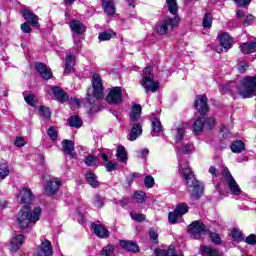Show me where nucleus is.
Segmentation results:
<instances>
[{"label":"nucleus","instance_id":"nucleus-1","mask_svg":"<svg viewBox=\"0 0 256 256\" xmlns=\"http://www.w3.org/2000/svg\"><path fill=\"white\" fill-rule=\"evenodd\" d=\"M179 174L186 181L187 187L192 188L190 190L192 197L194 199H201L204 189L203 183L195 179L193 171L191 170V167H189V163L181 157H179Z\"/></svg>","mask_w":256,"mask_h":256},{"label":"nucleus","instance_id":"nucleus-2","mask_svg":"<svg viewBox=\"0 0 256 256\" xmlns=\"http://www.w3.org/2000/svg\"><path fill=\"white\" fill-rule=\"evenodd\" d=\"M41 207H35L31 211V207L24 205L16 216V223L21 231H31L37 225V221L41 219Z\"/></svg>","mask_w":256,"mask_h":256},{"label":"nucleus","instance_id":"nucleus-3","mask_svg":"<svg viewBox=\"0 0 256 256\" xmlns=\"http://www.w3.org/2000/svg\"><path fill=\"white\" fill-rule=\"evenodd\" d=\"M166 5L168 11L175 16L173 18H166L156 25L158 35H167L169 31H173V29L179 25V16H177L179 6L177 5V0H166Z\"/></svg>","mask_w":256,"mask_h":256},{"label":"nucleus","instance_id":"nucleus-4","mask_svg":"<svg viewBox=\"0 0 256 256\" xmlns=\"http://www.w3.org/2000/svg\"><path fill=\"white\" fill-rule=\"evenodd\" d=\"M96 99H103V80L99 74L92 76V88L87 91V101L90 105H95Z\"/></svg>","mask_w":256,"mask_h":256},{"label":"nucleus","instance_id":"nucleus-5","mask_svg":"<svg viewBox=\"0 0 256 256\" xmlns=\"http://www.w3.org/2000/svg\"><path fill=\"white\" fill-rule=\"evenodd\" d=\"M238 93L243 97V99L254 97V95H256V76L244 77L241 80Z\"/></svg>","mask_w":256,"mask_h":256},{"label":"nucleus","instance_id":"nucleus-6","mask_svg":"<svg viewBox=\"0 0 256 256\" xmlns=\"http://www.w3.org/2000/svg\"><path fill=\"white\" fill-rule=\"evenodd\" d=\"M140 83L146 93H155L157 89H159V84L158 82H155L153 68H151V66H148L143 70L142 81Z\"/></svg>","mask_w":256,"mask_h":256},{"label":"nucleus","instance_id":"nucleus-7","mask_svg":"<svg viewBox=\"0 0 256 256\" xmlns=\"http://www.w3.org/2000/svg\"><path fill=\"white\" fill-rule=\"evenodd\" d=\"M221 173L232 195H241L243 191L241 190V187H239V184H237V181H235V178L231 175V172H229V168L223 166L221 168Z\"/></svg>","mask_w":256,"mask_h":256},{"label":"nucleus","instance_id":"nucleus-8","mask_svg":"<svg viewBox=\"0 0 256 256\" xmlns=\"http://www.w3.org/2000/svg\"><path fill=\"white\" fill-rule=\"evenodd\" d=\"M188 233L191 239H201L207 233V226L200 220H196L188 226Z\"/></svg>","mask_w":256,"mask_h":256},{"label":"nucleus","instance_id":"nucleus-9","mask_svg":"<svg viewBox=\"0 0 256 256\" xmlns=\"http://www.w3.org/2000/svg\"><path fill=\"white\" fill-rule=\"evenodd\" d=\"M35 199V195L29 188H22L16 196V201L19 205H30Z\"/></svg>","mask_w":256,"mask_h":256},{"label":"nucleus","instance_id":"nucleus-10","mask_svg":"<svg viewBox=\"0 0 256 256\" xmlns=\"http://www.w3.org/2000/svg\"><path fill=\"white\" fill-rule=\"evenodd\" d=\"M218 39L220 41V46L216 48L217 53H223V49L225 53L233 47V38L229 36L228 33H222L218 36Z\"/></svg>","mask_w":256,"mask_h":256},{"label":"nucleus","instance_id":"nucleus-11","mask_svg":"<svg viewBox=\"0 0 256 256\" xmlns=\"http://www.w3.org/2000/svg\"><path fill=\"white\" fill-rule=\"evenodd\" d=\"M35 256H53V245L51 241L44 239L38 246Z\"/></svg>","mask_w":256,"mask_h":256},{"label":"nucleus","instance_id":"nucleus-12","mask_svg":"<svg viewBox=\"0 0 256 256\" xmlns=\"http://www.w3.org/2000/svg\"><path fill=\"white\" fill-rule=\"evenodd\" d=\"M63 185V182L59 178H52L47 182L45 187V195H57V191H59L60 187Z\"/></svg>","mask_w":256,"mask_h":256},{"label":"nucleus","instance_id":"nucleus-13","mask_svg":"<svg viewBox=\"0 0 256 256\" xmlns=\"http://www.w3.org/2000/svg\"><path fill=\"white\" fill-rule=\"evenodd\" d=\"M122 101H123V90H121V87L116 86L110 89L107 96V102L112 104H117V103H121Z\"/></svg>","mask_w":256,"mask_h":256},{"label":"nucleus","instance_id":"nucleus-14","mask_svg":"<svg viewBox=\"0 0 256 256\" xmlns=\"http://www.w3.org/2000/svg\"><path fill=\"white\" fill-rule=\"evenodd\" d=\"M130 125L132 129L128 135V141H137L143 134V126L139 122H130Z\"/></svg>","mask_w":256,"mask_h":256},{"label":"nucleus","instance_id":"nucleus-15","mask_svg":"<svg viewBox=\"0 0 256 256\" xmlns=\"http://www.w3.org/2000/svg\"><path fill=\"white\" fill-rule=\"evenodd\" d=\"M194 106L201 115H205L207 111H209V106H207V97L205 96H197Z\"/></svg>","mask_w":256,"mask_h":256},{"label":"nucleus","instance_id":"nucleus-16","mask_svg":"<svg viewBox=\"0 0 256 256\" xmlns=\"http://www.w3.org/2000/svg\"><path fill=\"white\" fill-rule=\"evenodd\" d=\"M22 16L27 23L31 24L32 27L39 29V18L31 10H23Z\"/></svg>","mask_w":256,"mask_h":256},{"label":"nucleus","instance_id":"nucleus-17","mask_svg":"<svg viewBox=\"0 0 256 256\" xmlns=\"http://www.w3.org/2000/svg\"><path fill=\"white\" fill-rule=\"evenodd\" d=\"M35 69L36 71H38L42 79H51V77H53V72H51V68L47 67V65L42 62H37L35 65Z\"/></svg>","mask_w":256,"mask_h":256},{"label":"nucleus","instance_id":"nucleus-18","mask_svg":"<svg viewBox=\"0 0 256 256\" xmlns=\"http://www.w3.org/2000/svg\"><path fill=\"white\" fill-rule=\"evenodd\" d=\"M25 243V236L22 234H18L14 236L10 242V251L15 253L21 249V246Z\"/></svg>","mask_w":256,"mask_h":256},{"label":"nucleus","instance_id":"nucleus-19","mask_svg":"<svg viewBox=\"0 0 256 256\" xmlns=\"http://www.w3.org/2000/svg\"><path fill=\"white\" fill-rule=\"evenodd\" d=\"M69 27L76 37L77 35H83V33L86 31L85 25L79 20H72Z\"/></svg>","mask_w":256,"mask_h":256},{"label":"nucleus","instance_id":"nucleus-20","mask_svg":"<svg viewBox=\"0 0 256 256\" xmlns=\"http://www.w3.org/2000/svg\"><path fill=\"white\" fill-rule=\"evenodd\" d=\"M77 57L75 54L67 53L65 59V69L64 72L69 75V73H73L75 71V61Z\"/></svg>","mask_w":256,"mask_h":256},{"label":"nucleus","instance_id":"nucleus-21","mask_svg":"<svg viewBox=\"0 0 256 256\" xmlns=\"http://www.w3.org/2000/svg\"><path fill=\"white\" fill-rule=\"evenodd\" d=\"M92 229L95 235L100 239H107V237H109V230L101 224H92Z\"/></svg>","mask_w":256,"mask_h":256},{"label":"nucleus","instance_id":"nucleus-22","mask_svg":"<svg viewBox=\"0 0 256 256\" xmlns=\"http://www.w3.org/2000/svg\"><path fill=\"white\" fill-rule=\"evenodd\" d=\"M187 129V124L183 123L177 126L175 130H172L174 133L176 143H181L183 141V137H185V131Z\"/></svg>","mask_w":256,"mask_h":256},{"label":"nucleus","instance_id":"nucleus-23","mask_svg":"<svg viewBox=\"0 0 256 256\" xmlns=\"http://www.w3.org/2000/svg\"><path fill=\"white\" fill-rule=\"evenodd\" d=\"M63 147L62 151L66 155H70V157H75V144L71 140H63L62 141Z\"/></svg>","mask_w":256,"mask_h":256},{"label":"nucleus","instance_id":"nucleus-24","mask_svg":"<svg viewBox=\"0 0 256 256\" xmlns=\"http://www.w3.org/2000/svg\"><path fill=\"white\" fill-rule=\"evenodd\" d=\"M120 246L122 247V249L130 251L131 253H138L139 251V245H137V243L133 241L122 240L120 241Z\"/></svg>","mask_w":256,"mask_h":256},{"label":"nucleus","instance_id":"nucleus-25","mask_svg":"<svg viewBox=\"0 0 256 256\" xmlns=\"http://www.w3.org/2000/svg\"><path fill=\"white\" fill-rule=\"evenodd\" d=\"M142 107L139 104H134V107L131 109L130 113V123H137L139 119H141V111Z\"/></svg>","mask_w":256,"mask_h":256},{"label":"nucleus","instance_id":"nucleus-26","mask_svg":"<svg viewBox=\"0 0 256 256\" xmlns=\"http://www.w3.org/2000/svg\"><path fill=\"white\" fill-rule=\"evenodd\" d=\"M102 7L104 9V13L109 17H113V15H115V2L113 0L103 1Z\"/></svg>","mask_w":256,"mask_h":256},{"label":"nucleus","instance_id":"nucleus-27","mask_svg":"<svg viewBox=\"0 0 256 256\" xmlns=\"http://www.w3.org/2000/svg\"><path fill=\"white\" fill-rule=\"evenodd\" d=\"M52 93L56 99L62 103L69 100V96L59 87L52 86Z\"/></svg>","mask_w":256,"mask_h":256},{"label":"nucleus","instance_id":"nucleus-28","mask_svg":"<svg viewBox=\"0 0 256 256\" xmlns=\"http://www.w3.org/2000/svg\"><path fill=\"white\" fill-rule=\"evenodd\" d=\"M192 129L195 135H199L205 129V117L197 118L193 123Z\"/></svg>","mask_w":256,"mask_h":256},{"label":"nucleus","instance_id":"nucleus-29","mask_svg":"<svg viewBox=\"0 0 256 256\" xmlns=\"http://www.w3.org/2000/svg\"><path fill=\"white\" fill-rule=\"evenodd\" d=\"M240 50L244 55H249V53H255L256 50V41L254 42H245L240 46Z\"/></svg>","mask_w":256,"mask_h":256},{"label":"nucleus","instance_id":"nucleus-30","mask_svg":"<svg viewBox=\"0 0 256 256\" xmlns=\"http://www.w3.org/2000/svg\"><path fill=\"white\" fill-rule=\"evenodd\" d=\"M116 157L120 163H124L127 165V150L125 149V146H118L116 149Z\"/></svg>","mask_w":256,"mask_h":256},{"label":"nucleus","instance_id":"nucleus-31","mask_svg":"<svg viewBox=\"0 0 256 256\" xmlns=\"http://www.w3.org/2000/svg\"><path fill=\"white\" fill-rule=\"evenodd\" d=\"M200 252L202 253L203 256H221L219 250L211 248L209 246H201Z\"/></svg>","mask_w":256,"mask_h":256},{"label":"nucleus","instance_id":"nucleus-32","mask_svg":"<svg viewBox=\"0 0 256 256\" xmlns=\"http://www.w3.org/2000/svg\"><path fill=\"white\" fill-rule=\"evenodd\" d=\"M232 153H243L245 151V143L241 140H236L231 144Z\"/></svg>","mask_w":256,"mask_h":256},{"label":"nucleus","instance_id":"nucleus-33","mask_svg":"<svg viewBox=\"0 0 256 256\" xmlns=\"http://www.w3.org/2000/svg\"><path fill=\"white\" fill-rule=\"evenodd\" d=\"M86 181L90 187H99V181L97 180V175L93 172L86 173Z\"/></svg>","mask_w":256,"mask_h":256},{"label":"nucleus","instance_id":"nucleus-34","mask_svg":"<svg viewBox=\"0 0 256 256\" xmlns=\"http://www.w3.org/2000/svg\"><path fill=\"white\" fill-rule=\"evenodd\" d=\"M156 256H181V254H175V247L170 246L169 249L166 250H156Z\"/></svg>","mask_w":256,"mask_h":256},{"label":"nucleus","instance_id":"nucleus-35","mask_svg":"<svg viewBox=\"0 0 256 256\" xmlns=\"http://www.w3.org/2000/svg\"><path fill=\"white\" fill-rule=\"evenodd\" d=\"M145 199H147V195L143 191L135 192L132 196V201L135 203H145Z\"/></svg>","mask_w":256,"mask_h":256},{"label":"nucleus","instance_id":"nucleus-36","mask_svg":"<svg viewBox=\"0 0 256 256\" xmlns=\"http://www.w3.org/2000/svg\"><path fill=\"white\" fill-rule=\"evenodd\" d=\"M180 217H183L186 213H189V205L185 203H180L176 206L174 210Z\"/></svg>","mask_w":256,"mask_h":256},{"label":"nucleus","instance_id":"nucleus-37","mask_svg":"<svg viewBox=\"0 0 256 256\" xmlns=\"http://www.w3.org/2000/svg\"><path fill=\"white\" fill-rule=\"evenodd\" d=\"M163 131V126L161 125V121L157 118L152 120V135L155 137V133H161Z\"/></svg>","mask_w":256,"mask_h":256},{"label":"nucleus","instance_id":"nucleus-38","mask_svg":"<svg viewBox=\"0 0 256 256\" xmlns=\"http://www.w3.org/2000/svg\"><path fill=\"white\" fill-rule=\"evenodd\" d=\"M115 35L116 34L113 31H104L99 34L98 39L99 41H109L110 39H113Z\"/></svg>","mask_w":256,"mask_h":256},{"label":"nucleus","instance_id":"nucleus-39","mask_svg":"<svg viewBox=\"0 0 256 256\" xmlns=\"http://www.w3.org/2000/svg\"><path fill=\"white\" fill-rule=\"evenodd\" d=\"M24 100L31 107H35V104L37 103V97H35L34 94L27 92L24 93Z\"/></svg>","mask_w":256,"mask_h":256},{"label":"nucleus","instance_id":"nucleus-40","mask_svg":"<svg viewBox=\"0 0 256 256\" xmlns=\"http://www.w3.org/2000/svg\"><path fill=\"white\" fill-rule=\"evenodd\" d=\"M70 127H76L79 129L83 125V120L79 116H71L69 120Z\"/></svg>","mask_w":256,"mask_h":256},{"label":"nucleus","instance_id":"nucleus-41","mask_svg":"<svg viewBox=\"0 0 256 256\" xmlns=\"http://www.w3.org/2000/svg\"><path fill=\"white\" fill-rule=\"evenodd\" d=\"M93 205L96 209H102L105 206V198L95 195L93 199Z\"/></svg>","mask_w":256,"mask_h":256},{"label":"nucleus","instance_id":"nucleus-42","mask_svg":"<svg viewBox=\"0 0 256 256\" xmlns=\"http://www.w3.org/2000/svg\"><path fill=\"white\" fill-rule=\"evenodd\" d=\"M9 176V165L7 163L3 162L0 163V179H5Z\"/></svg>","mask_w":256,"mask_h":256},{"label":"nucleus","instance_id":"nucleus-43","mask_svg":"<svg viewBox=\"0 0 256 256\" xmlns=\"http://www.w3.org/2000/svg\"><path fill=\"white\" fill-rule=\"evenodd\" d=\"M84 163L87 167H95V165H97V157L91 154L85 156Z\"/></svg>","mask_w":256,"mask_h":256},{"label":"nucleus","instance_id":"nucleus-44","mask_svg":"<svg viewBox=\"0 0 256 256\" xmlns=\"http://www.w3.org/2000/svg\"><path fill=\"white\" fill-rule=\"evenodd\" d=\"M115 251V246L113 245H107V246H104L100 252V255L102 256H112L113 253Z\"/></svg>","mask_w":256,"mask_h":256},{"label":"nucleus","instance_id":"nucleus-45","mask_svg":"<svg viewBox=\"0 0 256 256\" xmlns=\"http://www.w3.org/2000/svg\"><path fill=\"white\" fill-rule=\"evenodd\" d=\"M182 216H180L175 210L173 212H170L168 215V221L172 225H175V223H179V219H181Z\"/></svg>","mask_w":256,"mask_h":256},{"label":"nucleus","instance_id":"nucleus-46","mask_svg":"<svg viewBox=\"0 0 256 256\" xmlns=\"http://www.w3.org/2000/svg\"><path fill=\"white\" fill-rule=\"evenodd\" d=\"M202 25L205 28H209L213 25V16L210 13H205Z\"/></svg>","mask_w":256,"mask_h":256},{"label":"nucleus","instance_id":"nucleus-47","mask_svg":"<svg viewBox=\"0 0 256 256\" xmlns=\"http://www.w3.org/2000/svg\"><path fill=\"white\" fill-rule=\"evenodd\" d=\"M232 239L238 243L243 241V233L237 228L232 229Z\"/></svg>","mask_w":256,"mask_h":256},{"label":"nucleus","instance_id":"nucleus-48","mask_svg":"<svg viewBox=\"0 0 256 256\" xmlns=\"http://www.w3.org/2000/svg\"><path fill=\"white\" fill-rule=\"evenodd\" d=\"M105 169L108 173H111L113 171H117V169H119V164H117V162H113V161H108L105 164Z\"/></svg>","mask_w":256,"mask_h":256},{"label":"nucleus","instance_id":"nucleus-49","mask_svg":"<svg viewBox=\"0 0 256 256\" xmlns=\"http://www.w3.org/2000/svg\"><path fill=\"white\" fill-rule=\"evenodd\" d=\"M144 185L147 189H152L155 185V178L153 176L148 175L144 178Z\"/></svg>","mask_w":256,"mask_h":256},{"label":"nucleus","instance_id":"nucleus-50","mask_svg":"<svg viewBox=\"0 0 256 256\" xmlns=\"http://www.w3.org/2000/svg\"><path fill=\"white\" fill-rule=\"evenodd\" d=\"M39 115H41V117H44V119H49L51 117V111L48 107L40 106Z\"/></svg>","mask_w":256,"mask_h":256},{"label":"nucleus","instance_id":"nucleus-51","mask_svg":"<svg viewBox=\"0 0 256 256\" xmlns=\"http://www.w3.org/2000/svg\"><path fill=\"white\" fill-rule=\"evenodd\" d=\"M215 125V118L209 117L204 118V128L205 129H213V126Z\"/></svg>","mask_w":256,"mask_h":256},{"label":"nucleus","instance_id":"nucleus-52","mask_svg":"<svg viewBox=\"0 0 256 256\" xmlns=\"http://www.w3.org/2000/svg\"><path fill=\"white\" fill-rule=\"evenodd\" d=\"M131 219L134 221H137L138 223H141V221H145V215L143 214H137L135 212L130 213Z\"/></svg>","mask_w":256,"mask_h":256},{"label":"nucleus","instance_id":"nucleus-53","mask_svg":"<svg viewBox=\"0 0 256 256\" xmlns=\"http://www.w3.org/2000/svg\"><path fill=\"white\" fill-rule=\"evenodd\" d=\"M190 151H193V145L186 144L182 146L178 153H183L184 155H187V153H189Z\"/></svg>","mask_w":256,"mask_h":256},{"label":"nucleus","instance_id":"nucleus-54","mask_svg":"<svg viewBox=\"0 0 256 256\" xmlns=\"http://www.w3.org/2000/svg\"><path fill=\"white\" fill-rule=\"evenodd\" d=\"M47 133L52 141H57V130L54 127H50Z\"/></svg>","mask_w":256,"mask_h":256},{"label":"nucleus","instance_id":"nucleus-55","mask_svg":"<svg viewBox=\"0 0 256 256\" xmlns=\"http://www.w3.org/2000/svg\"><path fill=\"white\" fill-rule=\"evenodd\" d=\"M149 236H150V239L154 241V243H157V239L159 238V233H157L155 229L151 228L149 230Z\"/></svg>","mask_w":256,"mask_h":256},{"label":"nucleus","instance_id":"nucleus-56","mask_svg":"<svg viewBox=\"0 0 256 256\" xmlns=\"http://www.w3.org/2000/svg\"><path fill=\"white\" fill-rule=\"evenodd\" d=\"M210 239L215 245H219V243H221V238L217 233H210Z\"/></svg>","mask_w":256,"mask_h":256},{"label":"nucleus","instance_id":"nucleus-57","mask_svg":"<svg viewBox=\"0 0 256 256\" xmlns=\"http://www.w3.org/2000/svg\"><path fill=\"white\" fill-rule=\"evenodd\" d=\"M248 67H249V64L247 62L240 61L238 63V71H240V73H245Z\"/></svg>","mask_w":256,"mask_h":256},{"label":"nucleus","instance_id":"nucleus-58","mask_svg":"<svg viewBox=\"0 0 256 256\" xmlns=\"http://www.w3.org/2000/svg\"><path fill=\"white\" fill-rule=\"evenodd\" d=\"M220 131L224 139H229V137H231V132L227 129V126H222Z\"/></svg>","mask_w":256,"mask_h":256},{"label":"nucleus","instance_id":"nucleus-59","mask_svg":"<svg viewBox=\"0 0 256 256\" xmlns=\"http://www.w3.org/2000/svg\"><path fill=\"white\" fill-rule=\"evenodd\" d=\"M245 242L248 245H256V235L255 234H250L248 237H246Z\"/></svg>","mask_w":256,"mask_h":256},{"label":"nucleus","instance_id":"nucleus-60","mask_svg":"<svg viewBox=\"0 0 256 256\" xmlns=\"http://www.w3.org/2000/svg\"><path fill=\"white\" fill-rule=\"evenodd\" d=\"M148 155H149V150L144 148L138 151L137 157L139 159H145V157H147Z\"/></svg>","mask_w":256,"mask_h":256},{"label":"nucleus","instance_id":"nucleus-61","mask_svg":"<svg viewBox=\"0 0 256 256\" xmlns=\"http://www.w3.org/2000/svg\"><path fill=\"white\" fill-rule=\"evenodd\" d=\"M82 43L81 40L77 36L74 35V49L76 51H81Z\"/></svg>","mask_w":256,"mask_h":256},{"label":"nucleus","instance_id":"nucleus-62","mask_svg":"<svg viewBox=\"0 0 256 256\" xmlns=\"http://www.w3.org/2000/svg\"><path fill=\"white\" fill-rule=\"evenodd\" d=\"M253 21H255V16L247 15L244 20V25H246V26L253 25Z\"/></svg>","mask_w":256,"mask_h":256},{"label":"nucleus","instance_id":"nucleus-63","mask_svg":"<svg viewBox=\"0 0 256 256\" xmlns=\"http://www.w3.org/2000/svg\"><path fill=\"white\" fill-rule=\"evenodd\" d=\"M15 147H23L25 146V139L23 137H17L14 142Z\"/></svg>","mask_w":256,"mask_h":256},{"label":"nucleus","instance_id":"nucleus-64","mask_svg":"<svg viewBox=\"0 0 256 256\" xmlns=\"http://www.w3.org/2000/svg\"><path fill=\"white\" fill-rule=\"evenodd\" d=\"M21 31H23L24 33H30L31 26L29 25V23L25 22V23L21 24Z\"/></svg>","mask_w":256,"mask_h":256}]
</instances>
